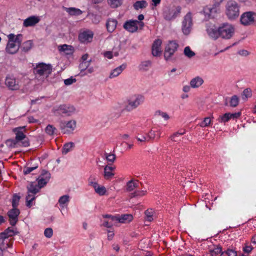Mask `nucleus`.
<instances>
[{
  "mask_svg": "<svg viewBox=\"0 0 256 256\" xmlns=\"http://www.w3.org/2000/svg\"><path fill=\"white\" fill-rule=\"evenodd\" d=\"M58 50L60 51L64 52L66 54H70L74 51L73 46L66 44L59 46Z\"/></svg>",
  "mask_w": 256,
  "mask_h": 256,
  "instance_id": "28",
  "label": "nucleus"
},
{
  "mask_svg": "<svg viewBox=\"0 0 256 256\" xmlns=\"http://www.w3.org/2000/svg\"><path fill=\"white\" fill-rule=\"evenodd\" d=\"M136 139L138 141L140 142H144L150 140L148 135L146 136H142L140 134H138L136 136Z\"/></svg>",
  "mask_w": 256,
  "mask_h": 256,
  "instance_id": "52",
  "label": "nucleus"
},
{
  "mask_svg": "<svg viewBox=\"0 0 256 256\" xmlns=\"http://www.w3.org/2000/svg\"><path fill=\"white\" fill-rule=\"evenodd\" d=\"M222 248L220 247H217L215 248H214L212 251H211L210 254L214 256H216V254H222Z\"/></svg>",
  "mask_w": 256,
  "mask_h": 256,
  "instance_id": "60",
  "label": "nucleus"
},
{
  "mask_svg": "<svg viewBox=\"0 0 256 256\" xmlns=\"http://www.w3.org/2000/svg\"><path fill=\"white\" fill-rule=\"evenodd\" d=\"M104 156L107 162H109V164L113 163L116 160V156L112 154H108L107 152H104Z\"/></svg>",
  "mask_w": 256,
  "mask_h": 256,
  "instance_id": "37",
  "label": "nucleus"
},
{
  "mask_svg": "<svg viewBox=\"0 0 256 256\" xmlns=\"http://www.w3.org/2000/svg\"><path fill=\"white\" fill-rule=\"evenodd\" d=\"M8 36V41L6 48V50L10 54H14L18 52L20 48L22 40V35L18 34L16 36L14 34H10Z\"/></svg>",
  "mask_w": 256,
  "mask_h": 256,
  "instance_id": "2",
  "label": "nucleus"
},
{
  "mask_svg": "<svg viewBox=\"0 0 256 256\" xmlns=\"http://www.w3.org/2000/svg\"><path fill=\"white\" fill-rule=\"evenodd\" d=\"M50 178V174L43 170L42 174L37 178L38 184L35 182H31L27 186L28 196H26V206L30 208L32 205V202L35 200L34 195L36 194L40 190L43 188L49 181Z\"/></svg>",
  "mask_w": 256,
  "mask_h": 256,
  "instance_id": "1",
  "label": "nucleus"
},
{
  "mask_svg": "<svg viewBox=\"0 0 256 256\" xmlns=\"http://www.w3.org/2000/svg\"><path fill=\"white\" fill-rule=\"evenodd\" d=\"M116 167L112 166L110 164L108 165H106L104 168V176L106 180L112 179L114 176V170Z\"/></svg>",
  "mask_w": 256,
  "mask_h": 256,
  "instance_id": "20",
  "label": "nucleus"
},
{
  "mask_svg": "<svg viewBox=\"0 0 256 256\" xmlns=\"http://www.w3.org/2000/svg\"><path fill=\"white\" fill-rule=\"evenodd\" d=\"M212 120L210 117H206L199 124V126L202 128L208 127L211 124Z\"/></svg>",
  "mask_w": 256,
  "mask_h": 256,
  "instance_id": "38",
  "label": "nucleus"
},
{
  "mask_svg": "<svg viewBox=\"0 0 256 256\" xmlns=\"http://www.w3.org/2000/svg\"><path fill=\"white\" fill-rule=\"evenodd\" d=\"M122 0H108V2L112 8H116L122 4Z\"/></svg>",
  "mask_w": 256,
  "mask_h": 256,
  "instance_id": "36",
  "label": "nucleus"
},
{
  "mask_svg": "<svg viewBox=\"0 0 256 256\" xmlns=\"http://www.w3.org/2000/svg\"><path fill=\"white\" fill-rule=\"evenodd\" d=\"M32 46V40H27L24 42L21 46V50L24 52H28Z\"/></svg>",
  "mask_w": 256,
  "mask_h": 256,
  "instance_id": "30",
  "label": "nucleus"
},
{
  "mask_svg": "<svg viewBox=\"0 0 256 256\" xmlns=\"http://www.w3.org/2000/svg\"><path fill=\"white\" fill-rule=\"evenodd\" d=\"M58 110L60 114L70 116L74 112L75 108L73 106L61 105L58 107Z\"/></svg>",
  "mask_w": 256,
  "mask_h": 256,
  "instance_id": "16",
  "label": "nucleus"
},
{
  "mask_svg": "<svg viewBox=\"0 0 256 256\" xmlns=\"http://www.w3.org/2000/svg\"><path fill=\"white\" fill-rule=\"evenodd\" d=\"M40 21V19L36 16H30L24 20L23 26L24 27L32 26Z\"/></svg>",
  "mask_w": 256,
  "mask_h": 256,
  "instance_id": "23",
  "label": "nucleus"
},
{
  "mask_svg": "<svg viewBox=\"0 0 256 256\" xmlns=\"http://www.w3.org/2000/svg\"><path fill=\"white\" fill-rule=\"evenodd\" d=\"M52 71V66L43 62L38 64L34 68V72L36 74H39L40 76L46 75V76H48L51 74Z\"/></svg>",
  "mask_w": 256,
  "mask_h": 256,
  "instance_id": "9",
  "label": "nucleus"
},
{
  "mask_svg": "<svg viewBox=\"0 0 256 256\" xmlns=\"http://www.w3.org/2000/svg\"><path fill=\"white\" fill-rule=\"evenodd\" d=\"M220 38L224 40H230L235 33L234 26L230 23L225 22L219 26Z\"/></svg>",
  "mask_w": 256,
  "mask_h": 256,
  "instance_id": "5",
  "label": "nucleus"
},
{
  "mask_svg": "<svg viewBox=\"0 0 256 256\" xmlns=\"http://www.w3.org/2000/svg\"><path fill=\"white\" fill-rule=\"evenodd\" d=\"M16 232H15L14 229L12 228H8L3 232L0 234L1 236H4L6 238L12 237L14 236Z\"/></svg>",
  "mask_w": 256,
  "mask_h": 256,
  "instance_id": "33",
  "label": "nucleus"
},
{
  "mask_svg": "<svg viewBox=\"0 0 256 256\" xmlns=\"http://www.w3.org/2000/svg\"><path fill=\"white\" fill-rule=\"evenodd\" d=\"M103 217L104 218H108V220L112 224V226L116 225L118 224V219L117 216H112L110 214H105L103 216Z\"/></svg>",
  "mask_w": 256,
  "mask_h": 256,
  "instance_id": "35",
  "label": "nucleus"
},
{
  "mask_svg": "<svg viewBox=\"0 0 256 256\" xmlns=\"http://www.w3.org/2000/svg\"><path fill=\"white\" fill-rule=\"evenodd\" d=\"M252 249L253 248L250 245L245 244L242 248L244 252L247 254H249L252 252Z\"/></svg>",
  "mask_w": 256,
  "mask_h": 256,
  "instance_id": "56",
  "label": "nucleus"
},
{
  "mask_svg": "<svg viewBox=\"0 0 256 256\" xmlns=\"http://www.w3.org/2000/svg\"><path fill=\"white\" fill-rule=\"evenodd\" d=\"M66 10L71 16H79L82 13L80 10L74 8H66Z\"/></svg>",
  "mask_w": 256,
  "mask_h": 256,
  "instance_id": "31",
  "label": "nucleus"
},
{
  "mask_svg": "<svg viewBox=\"0 0 256 256\" xmlns=\"http://www.w3.org/2000/svg\"><path fill=\"white\" fill-rule=\"evenodd\" d=\"M203 83V79L200 76H196L190 80V85L192 88H197L200 87Z\"/></svg>",
  "mask_w": 256,
  "mask_h": 256,
  "instance_id": "25",
  "label": "nucleus"
},
{
  "mask_svg": "<svg viewBox=\"0 0 256 256\" xmlns=\"http://www.w3.org/2000/svg\"><path fill=\"white\" fill-rule=\"evenodd\" d=\"M237 252L232 249H228L226 252H222L220 256H236Z\"/></svg>",
  "mask_w": 256,
  "mask_h": 256,
  "instance_id": "39",
  "label": "nucleus"
},
{
  "mask_svg": "<svg viewBox=\"0 0 256 256\" xmlns=\"http://www.w3.org/2000/svg\"><path fill=\"white\" fill-rule=\"evenodd\" d=\"M162 40L160 38L155 40L152 46V54L154 56H160L162 54Z\"/></svg>",
  "mask_w": 256,
  "mask_h": 256,
  "instance_id": "13",
  "label": "nucleus"
},
{
  "mask_svg": "<svg viewBox=\"0 0 256 256\" xmlns=\"http://www.w3.org/2000/svg\"><path fill=\"white\" fill-rule=\"evenodd\" d=\"M193 19L192 14L188 12L184 17L182 22V31L184 35H188L192 28Z\"/></svg>",
  "mask_w": 256,
  "mask_h": 256,
  "instance_id": "7",
  "label": "nucleus"
},
{
  "mask_svg": "<svg viewBox=\"0 0 256 256\" xmlns=\"http://www.w3.org/2000/svg\"><path fill=\"white\" fill-rule=\"evenodd\" d=\"M17 143H18V142L16 140V139L15 140H12V139L8 140L6 142V144L10 148L14 147Z\"/></svg>",
  "mask_w": 256,
  "mask_h": 256,
  "instance_id": "50",
  "label": "nucleus"
},
{
  "mask_svg": "<svg viewBox=\"0 0 256 256\" xmlns=\"http://www.w3.org/2000/svg\"><path fill=\"white\" fill-rule=\"evenodd\" d=\"M74 146V144L72 142L66 144L63 147L62 153L66 154L69 152L72 148Z\"/></svg>",
  "mask_w": 256,
  "mask_h": 256,
  "instance_id": "40",
  "label": "nucleus"
},
{
  "mask_svg": "<svg viewBox=\"0 0 256 256\" xmlns=\"http://www.w3.org/2000/svg\"><path fill=\"white\" fill-rule=\"evenodd\" d=\"M76 80L75 78H68L64 80V83L66 85H70L72 83L76 82Z\"/></svg>",
  "mask_w": 256,
  "mask_h": 256,
  "instance_id": "61",
  "label": "nucleus"
},
{
  "mask_svg": "<svg viewBox=\"0 0 256 256\" xmlns=\"http://www.w3.org/2000/svg\"><path fill=\"white\" fill-rule=\"evenodd\" d=\"M44 236L48 238L52 236L53 234V230L52 228H46L44 232Z\"/></svg>",
  "mask_w": 256,
  "mask_h": 256,
  "instance_id": "57",
  "label": "nucleus"
},
{
  "mask_svg": "<svg viewBox=\"0 0 256 256\" xmlns=\"http://www.w3.org/2000/svg\"><path fill=\"white\" fill-rule=\"evenodd\" d=\"M117 21L114 19H108L106 24V28L108 32H112L116 28Z\"/></svg>",
  "mask_w": 256,
  "mask_h": 256,
  "instance_id": "26",
  "label": "nucleus"
},
{
  "mask_svg": "<svg viewBox=\"0 0 256 256\" xmlns=\"http://www.w3.org/2000/svg\"><path fill=\"white\" fill-rule=\"evenodd\" d=\"M238 54L242 56H246L249 55L250 52L246 50H242L238 52Z\"/></svg>",
  "mask_w": 256,
  "mask_h": 256,
  "instance_id": "62",
  "label": "nucleus"
},
{
  "mask_svg": "<svg viewBox=\"0 0 256 256\" xmlns=\"http://www.w3.org/2000/svg\"><path fill=\"white\" fill-rule=\"evenodd\" d=\"M178 48V44L175 41H170L167 44L165 48L164 53L165 59L166 60H170L177 50Z\"/></svg>",
  "mask_w": 256,
  "mask_h": 256,
  "instance_id": "11",
  "label": "nucleus"
},
{
  "mask_svg": "<svg viewBox=\"0 0 256 256\" xmlns=\"http://www.w3.org/2000/svg\"><path fill=\"white\" fill-rule=\"evenodd\" d=\"M95 192L100 196H103L106 192V190L104 186H98L95 190Z\"/></svg>",
  "mask_w": 256,
  "mask_h": 256,
  "instance_id": "48",
  "label": "nucleus"
},
{
  "mask_svg": "<svg viewBox=\"0 0 256 256\" xmlns=\"http://www.w3.org/2000/svg\"><path fill=\"white\" fill-rule=\"evenodd\" d=\"M220 5H217L215 0H213L212 6H206L204 8V13L208 17H214L216 14L220 12Z\"/></svg>",
  "mask_w": 256,
  "mask_h": 256,
  "instance_id": "14",
  "label": "nucleus"
},
{
  "mask_svg": "<svg viewBox=\"0 0 256 256\" xmlns=\"http://www.w3.org/2000/svg\"><path fill=\"white\" fill-rule=\"evenodd\" d=\"M93 35V33L92 32H84L79 34L78 39L82 42H90L92 40Z\"/></svg>",
  "mask_w": 256,
  "mask_h": 256,
  "instance_id": "22",
  "label": "nucleus"
},
{
  "mask_svg": "<svg viewBox=\"0 0 256 256\" xmlns=\"http://www.w3.org/2000/svg\"><path fill=\"white\" fill-rule=\"evenodd\" d=\"M94 178L90 177L88 180V183L89 184L92 186L95 190L99 186L96 182L94 181Z\"/></svg>",
  "mask_w": 256,
  "mask_h": 256,
  "instance_id": "53",
  "label": "nucleus"
},
{
  "mask_svg": "<svg viewBox=\"0 0 256 256\" xmlns=\"http://www.w3.org/2000/svg\"><path fill=\"white\" fill-rule=\"evenodd\" d=\"M231 119L230 113H226L224 115L220 116L218 121L220 122H226Z\"/></svg>",
  "mask_w": 256,
  "mask_h": 256,
  "instance_id": "42",
  "label": "nucleus"
},
{
  "mask_svg": "<svg viewBox=\"0 0 256 256\" xmlns=\"http://www.w3.org/2000/svg\"><path fill=\"white\" fill-rule=\"evenodd\" d=\"M140 183L135 179L129 180V198L144 196L146 191L140 189Z\"/></svg>",
  "mask_w": 256,
  "mask_h": 256,
  "instance_id": "4",
  "label": "nucleus"
},
{
  "mask_svg": "<svg viewBox=\"0 0 256 256\" xmlns=\"http://www.w3.org/2000/svg\"><path fill=\"white\" fill-rule=\"evenodd\" d=\"M185 133V131L184 130H183V132H176L175 134H174L172 136V140L174 141H175V142H176L178 141V138H177L178 137L180 136H182V134H184Z\"/></svg>",
  "mask_w": 256,
  "mask_h": 256,
  "instance_id": "58",
  "label": "nucleus"
},
{
  "mask_svg": "<svg viewBox=\"0 0 256 256\" xmlns=\"http://www.w3.org/2000/svg\"><path fill=\"white\" fill-rule=\"evenodd\" d=\"M238 98L236 96H234L232 97L230 101V104L231 106L235 107L238 104Z\"/></svg>",
  "mask_w": 256,
  "mask_h": 256,
  "instance_id": "49",
  "label": "nucleus"
},
{
  "mask_svg": "<svg viewBox=\"0 0 256 256\" xmlns=\"http://www.w3.org/2000/svg\"><path fill=\"white\" fill-rule=\"evenodd\" d=\"M20 210L17 208H14L10 210L8 212L10 224L14 226L18 221V216L20 214Z\"/></svg>",
  "mask_w": 256,
  "mask_h": 256,
  "instance_id": "15",
  "label": "nucleus"
},
{
  "mask_svg": "<svg viewBox=\"0 0 256 256\" xmlns=\"http://www.w3.org/2000/svg\"><path fill=\"white\" fill-rule=\"evenodd\" d=\"M151 65V62L150 60L142 62L140 65V68L142 70H146Z\"/></svg>",
  "mask_w": 256,
  "mask_h": 256,
  "instance_id": "43",
  "label": "nucleus"
},
{
  "mask_svg": "<svg viewBox=\"0 0 256 256\" xmlns=\"http://www.w3.org/2000/svg\"><path fill=\"white\" fill-rule=\"evenodd\" d=\"M37 168L38 166L25 168L24 170V174H28L30 173L34 170L36 169Z\"/></svg>",
  "mask_w": 256,
  "mask_h": 256,
  "instance_id": "59",
  "label": "nucleus"
},
{
  "mask_svg": "<svg viewBox=\"0 0 256 256\" xmlns=\"http://www.w3.org/2000/svg\"><path fill=\"white\" fill-rule=\"evenodd\" d=\"M252 96V90L250 88H246L243 92V96H244V98L246 99L248 98L251 97Z\"/></svg>",
  "mask_w": 256,
  "mask_h": 256,
  "instance_id": "51",
  "label": "nucleus"
},
{
  "mask_svg": "<svg viewBox=\"0 0 256 256\" xmlns=\"http://www.w3.org/2000/svg\"><path fill=\"white\" fill-rule=\"evenodd\" d=\"M144 26V23L142 22H138L137 20H129V32H134L137 31L138 28L142 29Z\"/></svg>",
  "mask_w": 256,
  "mask_h": 256,
  "instance_id": "17",
  "label": "nucleus"
},
{
  "mask_svg": "<svg viewBox=\"0 0 256 256\" xmlns=\"http://www.w3.org/2000/svg\"><path fill=\"white\" fill-rule=\"evenodd\" d=\"M147 6V2L144 0L137 1L134 4V7L136 10L145 8Z\"/></svg>",
  "mask_w": 256,
  "mask_h": 256,
  "instance_id": "34",
  "label": "nucleus"
},
{
  "mask_svg": "<svg viewBox=\"0 0 256 256\" xmlns=\"http://www.w3.org/2000/svg\"><path fill=\"white\" fill-rule=\"evenodd\" d=\"M13 238H8L4 236L0 237V248L4 250L8 248H12L13 244Z\"/></svg>",
  "mask_w": 256,
  "mask_h": 256,
  "instance_id": "18",
  "label": "nucleus"
},
{
  "mask_svg": "<svg viewBox=\"0 0 256 256\" xmlns=\"http://www.w3.org/2000/svg\"><path fill=\"white\" fill-rule=\"evenodd\" d=\"M68 201L69 196L67 195H64L61 196L58 200V202L60 204H64Z\"/></svg>",
  "mask_w": 256,
  "mask_h": 256,
  "instance_id": "55",
  "label": "nucleus"
},
{
  "mask_svg": "<svg viewBox=\"0 0 256 256\" xmlns=\"http://www.w3.org/2000/svg\"><path fill=\"white\" fill-rule=\"evenodd\" d=\"M25 128V126L16 128L13 130L16 134V140L18 142L26 138V136L23 133L22 130Z\"/></svg>",
  "mask_w": 256,
  "mask_h": 256,
  "instance_id": "24",
  "label": "nucleus"
},
{
  "mask_svg": "<svg viewBox=\"0 0 256 256\" xmlns=\"http://www.w3.org/2000/svg\"><path fill=\"white\" fill-rule=\"evenodd\" d=\"M240 115H241L240 112H237L232 113V114L230 113L231 119L234 120V119L238 118H239L240 116Z\"/></svg>",
  "mask_w": 256,
  "mask_h": 256,
  "instance_id": "64",
  "label": "nucleus"
},
{
  "mask_svg": "<svg viewBox=\"0 0 256 256\" xmlns=\"http://www.w3.org/2000/svg\"><path fill=\"white\" fill-rule=\"evenodd\" d=\"M226 14L230 20H234L240 14V9L238 4L234 0L228 2L226 6Z\"/></svg>",
  "mask_w": 256,
  "mask_h": 256,
  "instance_id": "6",
  "label": "nucleus"
},
{
  "mask_svg": "<svg viewBox=\"0 0 256 256\" xmlns=\"http://www.w3.org/2000/svg\"><path fill=\"white\" fill-rule=\"evenodd\" d=\"M5 84L9 89L12 90H17L20 88V86L18 82H16V80L12 77L7 76L6 78Z\"/></svg>",
  "mask_w": 256,
  "mask_h": 256,
  "instance_id": "21",
  "label": "nucleus"
},
{
  "mask_svg": "<svg viewBox=\"0 0 256 256\" xmlns=\"http://www.w3.org/2000/svg\"><path fill=\"white\" fill-rule=\"evenodd\" d=\"M256 18V13L250 11L244 12L240 16V23L245 26H252L255 23Z\"/></svg>",
  "mask_w": 256,
  "mask_h": 256,
  "instance_id": "8",
  "label": "nucleus"
},
{
  "mask_svg": "<svg viewBox=\"0 0 256 256\" xmlns=\"http://www.w3.org/2000/svg\"><path fill=\"white\" fill-rule=\"evenodd\" d=\"M144 101V97L141 94H136L130 96L129 98V110L137 108Z\"/></svg>",
  "mask_w": 256,
  "mask_h": 256,
  "instance_id": "10",
  "label": "nucleus"
},
{
  "mask_svg": "<svg viewBox=\"0 0 256 256\" xmlns=\"http://www.w3.org/2000/svg\"><path fill=\"white\" fill-rule=\"evenodd\" d=\"M181 8L178 6H165L162 8V16L166 21H172L180 14Z\"/></svg>",
  "mask_w": 256,
  "mask_h": 256,
  "instance_id": "3",
  "label": "nucleus"
},
{
  "mask_svg": "<svg viewBox=\"0 0 256 256\" xmlns=\"http://www.w3.org/2000/svg\"><path fill=\"white\" fill-rule=\"evenodd\" d=\"M104 55L106 58H107L108 59L112 58L113 56L112 52L111 51H106L104 52Z\"/></svg>",
  "mask_w": 256,
  "mask_h": 256,
  "instance_id": "63",
  "label": "nucleus"
},
{
  "mask_svg": "<svg viewBox=\"0 0 256 256\" xmlns=\"http://www.w3.org/2000/svg\"><path fill=\"white\" fill-rule=\"evenodd\" d=\"M206 32L208 36L212 39L217 40L220 38L219 26L218 28L214 26H209L206 28Z\"/></svg>",
  "mask_w": 256,
  "mask_h": 256,
  "instance_id": "19",
  "label": "nucleus"
},
{
  "mask_svg": "<svg viewBox=\"0 0 256 256\" xmlns=\"http://www.w3.org/2000/svg\"><path fill=\"white\" fill-rule=\"evenodd\" d=\"M126 68V64H122L120 66L114 68L110 74V78H112L118 76L122 71Z\"/></svg>",
  "mask_w": 256,
  "mask_h": 256,
  "instance_id": "27",
  "label": "nucleus"
},
{
  "mask_svg": "<svg viewBox=\"0 0 256 256\" xmlns=\"http://www.w3.org/2000/svg\"><path fill=\"white\" fill-rule=\"evenodd\" d=\"M118 219V223H124L126 220L128 219V214H122L120 216L116 215Z\"/></svg>",
  "mask_w": 256,
  "mask_h": 256,
  "instance_id": "47",
  "label": "nucleus"
},
{
  "mask_svg": "<svg viewBox=\"0 0 256 256\" xmlns=\"http://www.w3.org/2000/svg\"><path fill=\"white\" fill-rule=\"evenodd\" d=\"M154 211L150 208L147 210L145 212L146 218L147 221L152 222L155 218Z\"/></svg>",
  "mask_w": 256,
  "mask_h": 256,
  "instance_id": "32",
  "label": "nucleus"
},
{
  "mask_svg": "<svg viewBox=\"0 0 256 256\" xmlns=\"http://www.w3.org/2000/svg\"><path fill=\"white\" fill-rule=\"evenodd\" d=\"M90 62H82L80 64V68L81 71L86 70L89 66Z\"/></svg>",
  "mask_w": 256,
  "mask_h": 256,
  "instance_id": "54",
  "label": "nucleus"
},
{
  "mask_svg": "<svg viewBox=\"0 0 256 256\" xmlns=\"http://www.w3.org/2000/svg\"><path fill=\"white\" fill-rule=\"evenodd\" d=\"M160 130H151L147 134L150 140L155 138H159L160 136Z\"/></svg>",
  "mask_w": 256,
  "mask_h": 256,
  "instance_id": "29",
  "label": "nucleus"
},
{
  "mask_svg": "<svg viewBox=\"0 0 256 256\" xmlns=\"http://www.w3.org/2000/svg\"><path fill=\"white\" fill-rule=\"evenodd\" d=\"M156 114L158 116L162 117L164 120H168L170 118V116L167 112H162L160 110H157L156 112Z\"/></svg>",
  "mask_w": 256,
  "mask_h": 256,
  "instance_id": "41",
  "label": "nucleus"
},
{
  "mask_svg": "<svg viewBox=\"0 0 256 256\" xmlns=\"http://www.w3.org/2000/svg\"><path fill=\"white\" fill-rule=\"evenodd\" d=\"M56 130V128L50 124H48L46 128V133L50 136L54 134Z\"/></svg>",
  "mask_w": 256,
  "mask_h": 256,
  "instance_id": "46",
  "label": "nucleus"
},
{
  "mask_svg": "<svg viewBox=\"0 0 256 256\" xmlns=\"http://www.w3.org/2000/svg\"><path fill=\"white\" fill-rule=\"evenodd\" d=\"M76 126V122L72 120L68 122L62 121L60 124V129L64 134H69L72 132Z\"/></svg>",
  "mask_w": 256,
  "mask_h": 256,
  "instance_id": "12",
  "label": "nucleus"
},
{
  "mask_svg": "<svg viewBox=\"0 0 256 256\" xmlns=\"http://www.w3.org/2000/svg\"><path fill=\"white\" fill-rule=\"evenodd\" d=\"M184 54L187 57L190 58L195 55V54L192 52L189 46H186L184 49Z\"/></svg>",
  "mask_w": 256,
  "mask_h": 256,
  "instance_id": "45",
  "label": "nucleus"
},
{
  "mask_svg": "<svg viewBox=\"0 0 256 256\" xmlns=\"http://www.w3.org/2000/svg\"><path fill=\"white\" fill-rule=\"evenodd\" d=\"M20 198V196H18L16 194H14L13 196L12 199V206L14 208H16L18 205V202Z\"/></svg>",
  "mask_w": 256,
  "mask_h": 256,
  "instance_id": "44",
  "label": "nucleus"
}]
</instances>
